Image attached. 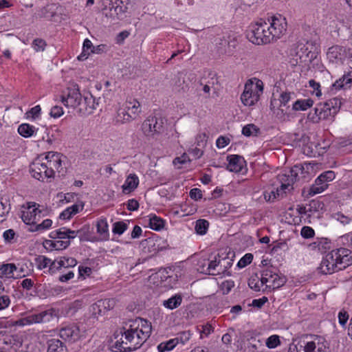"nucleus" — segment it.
<instances>
[{
	"mask_svg": "<svg viewBox=\"0 0 352 352\" xmlns=\"http://www.w3.org/2000/svg\"><path fill=\"white\" fill-rule=\"evenodd\" d=\"M300 350L304 352H322V345L319 342L318 338H316L311 341H302L299 344Z\"/></svg>",
	"mask_w": 352,
	"mask_h": 352,
	"instance_id": "nucleus-26",
	"label": "nucleus"
},
{
	"mask_svg": "<svg viewBox=\"0 0 352 352\" xmlns=\"http://www.w3.org/2000/svg\"><path fill=\"white\" fill-rule=\"evenodd\" d=\"M263 91L262 80L253 78L249 80L245 85L243 92L241 96L242 103L245 106H252L259 100Z\"/></svg>",
	"mask_w": 352,
	"mask_h": 352,
	"instance_id": "nucleus-5",
	"label": "nucleus"
},
{
	"mask_svg": "<svg viewBox=\"0 0 352 352\" xmlns=\"http://www.w3.org/2000/svg\"><path fill=\"white\" fill-rule=\"evenodd\" d=\"M37 130L38 129H36L35 126L23 123V138L32 136Z\"/></svg>",
	"mask_w": 352,
	"mask_h": 352,
	"instance_id": "nucleus-57",
	"label": "nucleus"
},
{
	"mask_svg": "<svg viewBox=\"0 0 352 352\" xmlns=\"http://www.w3.org/2000/svg\"><path fill=\"white\" fill-rule=\"evenodd\" d=\"M310 164L305 163L303 164H297L291 168V173L296 179V182L302 181L305 182L310 178L309 168Z\"/></svg>",
	"mask_w": 352,
	"mask_h": 352,
	"instance_id": "nucleus-20",
	"label": "nucleus"
},
{
	"mask_svg": "<svg viewBox=\"0 0 352 352\" xmlns=\"http://www.w3.org/2000/svg\"><path fill=\"white\" fill-rule=\"evenodd\" d=\"M327 186H324V184L321 185L319 182H317V180L316 179L315 183L309 188L308 195L309 196H314L322 192L325 189H327Z\"/></svg>",
	"mask_w": 352,
	"mask_h": 352,
	"instance_id": "nucleus-46",
	"label": "nucleus"
},
{
	"mask_svg": "<svg viewBox=\"0 0 352 352\" xmlns=\"http://www.w3.org/2000/svg\"><path fill=\"white\" fill-rule=\"evenodd\" d=\"M309 85L311 87L313 90V94H314L318 98L322 96V92L320 90V85L319 82H316L315 80L311 79L309 80Z\"/></svg>",
	"mask_w": 352,
	"mask_h": 352,
	"instance_id": "nucleus-58",
	"label": "nucleus"
},
{
	"mask_svg": "<svg viewBox=\"0 0 352 352\" xmlns=\"http://www.w3.org/2000/svg\"><path fill=\"white\" fill-rule=\"evenodd\" d=\"M148 221L150 228L156 231L161 230L165 225L164 220L155 214L150 215Z\"/></svg>",
	"mask_w": 352,
	"mask_h": 352,
	"instance_id": "nucleus-36",
	"label": "nucleus"
},
{
	"mask_svg": "<svg viewBox=\"0 0 352 352\" xmlns=\"http://www.w3.org/2000/svg\"><path fill=\"white\" fill-rule=\"evenodd\" d=\"M116 305V300L113 298L102 299L97 301L92 305L93 314L96 317L105 314L106 311L112 309Z\"/></svg>",
	"mask_w": 352,
	"mask_h": 352,
	"instance_id": "nucleus-19",
	"label": "nucleus"
},
{
	"mask_svg": "<svg viewBox=\"0 0 352 352\" xmlns=\"http://www.w3.org/2000/svg\"><path fill=\"white\" fill-rule=\"evenodd\" d=\"M286 279L284 276H280L276 272H274L271 269L267 268L261 272V285L270 283V288L277 289L284 285Z\"/></svg>",
	"mask_w": 352,
	"mask_h": 352,
	"instance_id": "nucleus-13",
	"label": "nucleus"
},
{
	"mask_svg": "<svg viewBox=\"0 0 352 352\" xmlns=\"http://www.w3.org/2000/svg\"><path fill=\"white\" fill-rule=\"evenodd\" d=\"M60 337L70 342H75L85 337V329L80 326L72 324L60 329Z\"/></svg>",
	"mask_w": 352,
	"mask_h": 352,
	"instance_id": "nucleus-12",
	"label": "nucleus"
},
{
	"mask_svg": "<svg viewBox=\"0 0 352 352\" xmlns=\"http://www.w3.org/2000/svg\"><path fill=\"white\" fill-rule=\"evenodd\" d=\"M98 106V102L96 101V98L91 94L84 96L82 98L81 102L78 107V111L80 113L84 115H89L93 113L94 109H96Z\"/></svg>",
	"mask_w": 352,
	"mask_h": 352,
	"instance_id": "nucleus-18",
	"label": "nucleus"
},
{
	"mask_svg": "<svg viewBox=\"0 0 352 352\" xmlns=\"http://www.w3.org/2000/svg\"><path fill=\"white\" fill-rule=\"evenodd\" d=\"M3 237L6 243H13L16 241V232L12 229H8L3 233Z\"/></svg>",
	"mask_w": 352,
	"mask_h": 352,
	"instance_id": "nucleus-52",
	"label": "nucleus"
},
{
	"mask_svg": "<svg viewBox=\"0 0 352 352\" xmlns=\"http://www.w3.org/2000/svg\"><path fill=\"white\" fill-rule=\"evenodd\" d=\"M352 83V72H348L346 74H344L342 77L337 80L333 84H332L331 89L333 90H340L342 89H346L350 88Z\"/></svg>",
	"mask_w": 352,
	"mask_h": 352,
	"instance_id": "nucleus-24",
	"label": "nucleus"
},
{
	"mask_svg": "<svg viewBox=\"0 0 352 352\" xmlns=\"http://www.w3.org/2000/svg\"><path fill=\"white\" fill-rule=\"evenodd\" d=\"M151 329V322L145 319L136 318L128 321L113 334V351L126 352L139 349L150 337Z\"/></svg>",
	"mask_w": 352,
	"mask_h": 352,
	"instance_id": "nucleus-1",
	"label": "nucleus"
},
{
	"mask_svg": "<svg viewBox=\"0 0 352 352\" xmlns=\"http://www.w3.org/2000/svg\"><path fill=\"white\" fill-rule=\"evenodd\" d=\"M209 227V223L206 219H198L196 221L195 230L197 234L199 235H204L206 234Z\"/></svg>",
	"mask_w": 352,
	"mask_h": 352,
	"instance_id": "nucleus-39",
	"label": "nucleus"
},
{
	"mask_svg": "<svg viewBox=\"0 0 352 352\" xmlns=\"http://www.w3.org/2000/svg\"><path fill=\"white\" fill-rule=\"evenodd\" d=\"M50 116L54 118H59L63 114V108L60 106H54L51 109Z\"/></svg>",
	"mask_w": 352,
	"mask_h": 352,
	"instance_id": "nucleus-64",
	"label": "nucleus"
},
{
	"mask_svg": "<svg viewBox=\"0 0 352 352\" xmlns=\"http://www.w3.org/2000/svg\"><path fill=\"white\" fill-rule=\"evenodd\" d=\"M259 131V129L257 128L254 124H247L242 129V134L245 136L250 137L251 135H256Z\"/></svg>",
	"mask_w": 352,
	"mask_h": 352,
	"instance_id": "nucleus-47",
	"label": "nucleus"
},
{
	"mask_svg": "<svg viewBox=\"0 0 352 352\" xmlns=\"http://www.w3.org/2000/svg\"><path fill=\"white\" fill-rule=\"evenodd\" d=\"M253 255L250 253L245 254L237 263V267L243 268L252 263Z\"/></svg>",
	"mask_w": 352,
	"mask_h": 352,
	"instance_id": "nucleus-55",
	"label": "nucleus"
},
{
	"mask_svg": "<svg viewBox=\"0 0 352 352\" xmlns=\"http://www.w3.org/2000/svg\"><path fill=\"white\" fill-rule=\"evenodd\" d=\"M46 164L42 156L35 159L29 166V172L32 177L38 181L44 182L45 179H50L45 176Z\"/></svg>",
	"mask_w": 352,
	"mask_h": 352,
	"instance_id": "nucleus-15",
	"label": "nucleus"
},
{
	"mask_svg": "<svg viewBox=\"0 0 352 352\" xmlns=\"http://www.w3.org/2000/svg\"><path fill=\"white\" fill-rule=\"evenodd\" d=\"M127 111H129L132 117L136 119L142 112L141 105L139 101L131 97L127 98L123 103Z\"/></svg>",
	"mask_w": 352,
	"mask_h": 352,
	"instance_id": "nucleus-23",
	"label": "nucleus"
},
{
	"mask_svg": "<svg viewBox=\"0 0 352 352\" xmlns=\"http://www.w3.org/2000/svg\"><path fill=\"white\" fill-rule=\"evenodd\" d=\"M35 264L39 270L45 268L49 265H50L52 261L50 258L45 257V256H38L34 258Z\"/></svg>",
	"mask_w": 352,
	"mask_h": 352,
	"instance_id": "nucleus-45",
	"label": "nucleus"
},
{
	"mask_svg": "<svg viewBox=\"0 0 352 352\" xmlns=\"http://www.w3.org/2000/svg\"><path fill=\"white\" fill-rule=\"evenodd\" d=\"M40 205L36 202H28L27 207L23 205V223L27 225L25 228L32 226L38 223L43 217L42 210L39 209Z\"/></svg>",
	"mask_w": 352,
	"mask_h": 352,
	"instance_id": "nucleus-9",
	"label": "nucleus"
},
{
	"mask_svg": "<svg viewBox=\"0 0 352 352\" xmlns=\"http://www.w3.org/2000/svg\"><path fill=\"white\" fill-rule=\"evenodd\" d=\"M300 234L304 239H310L315 234L314 230L309 226H303L300 231Z\"/></svg>",
	"mask_w": 352,
	"mask_h": 352,
	"instance_id": "nucleus-59",
	"label": "nucleus"
},
{
	"mask_svg": "<svg viewBox=\"0 0 352 352\" xmlns=\"http://www.w3.org/2000/svg\"><path fill=\"white\" fill-rule=\"evenodd\" d=\"M331 218L337 221H339L340 223H342L344 226L350 223V222L352 220L351 217H350L349 215H345L344 214H343L341 212L333 213L331 214Z\"/></svg>",
	"mask_w": 352,
	"mask_h": 352,
	"instance_id": "nucleus-43",
	"label": "nucleus"
},
{
	"mask_svg": "<svg viewBox=\"0 0 352 352\" xmlns=\"http://www.w3.org/2000/svg\"><path fill=\"white\" fill-rule=\"evenodd\" d=\"M352 265L351 250L340 248L333 250L322 259L320 269L322 273L331 274Z\"/></svg>",
	"mask_w": 352,
	"mask_h": 352,
	"instance_id": "nucleus-3",
	"label": "nucleus"
},
{
	"mask_svg": "<svg viewBox=\"0 0 352 352\" xmlns=\"http://www.w3.org/2000/svg\"><path fill=\"white\" fill-rule=\"evenodd\" d=\"M82 98L78 86L77 85H73L72 87H67L66 91L61 96V102L67 107L78 108Z\"/></svg>",
	"mask_w": 352,
	"mask_h": 352,
	"instance_id": "nucleus-10",
	"label": "nucleus"
},
{
	"mask_svg": "<svg viewBox=\"0 0 352 352\" xmlns=\"http://www.w3.org/2000/svg\"><path fill=\"white\" fill-rule=\"evenodd\" d=\"M228 164L227 169L230 172L239 173L242 170L245 163L244 158L238 155H231L227 157Z\"/></svg>",
	"mask_w": 352,
	"mask_h": 352,
	"instance_id": "nucleus-22",
	"label": "nucleus"
},
{
	"mask_svg": "<svg viewBox=\"0 0 352 352\" xmlns=\"http://www.w3.org/2000/svg\"><path fill=\"white\" fill-rule=\"evenodd\" d=\"M208 136L206 133L199 134L196 137V144L199 147H204L206 145Z\"/></svg>",
	"mask_w": 352,
	"mask_h": 352,
	"instance_id": "nucleus-61",
	"label": "nucleus"
},
{
	"mask_svg": "<svg viewBox=\"0 0 352 352\" xmlns=\"http://www.w3.org/2000/svg\"><path fill=\"white\" fill-rule=\"evenodd\" d=\"M41 111V107L39 105H36L25 113V117L27 119L32 118V120H35L39 117Z\"/></svg>",
	"mask_w": 352,
	"mask_h": 352,
	"instance_id": "nucleus-54",
	"label": "nucleus"
},
{
	"mask_svg": "<svg viewBox=\"0 0 352 352\" xmlns=\"http://www.w3.org/2000/svg\"><path fill=\"white\" fill-rule=\"evenodd\" d=\"M108 227L106 218H101L97 221V233L102 236V240H107L109 239V234Z\"/></svg>",
	"mask_w": 352,
	"mask_h": 352,
	"instance_id": "nucleus-31",
	"label": "nucleus"
},
{
	"mask_svg": "<svg viewBox=\"0 0 352 352\" xmlns=\"http://www.w3.org/2000/svg\"><path fill=\"white\" fill-rule=\"evenodd\" d=\"M339 46H333L329 47L328 50L327 55L330 58H338V56L340 55L339 52L340 50Z\"/></svg>",
	"mask_w": 352,
	"mask_h": 352,
	"instance_id": "nucleus-62",
	"label": "nucleus"
},
{
	"mask_svg": "<svg viewBox=\"0 0 352 352\" xmlns=\"http://www.w3.org/2000/svg\"><path fill=\"white\" fill-rule=\"evenodd\" d=\"M164 119L161 116H150L142 124L143 133L147 137H154L163 131Z\"/></svg>",
	"mask_w": 352,
	"mask_h": 352,
	"instance_id": "nucleus-8",
	"label": "nucleus"
},
{
	"mask_svg": "<svg viewBox=\"0 0 352 352\" xmlns=\"http://www.w3.org/2000/svg\"><path fill=\"white\" fill-rule=\"evenodd\" d=\"M77 264V261L72 257L63 256L55 259L50 265V270L54 272L62 267L67 268L74 267Z\"/></svg>",
	"mask_w": 352,
	"mask_h": 352,
	"instance_id": "nucleus-21",
	"label": "nucleus"
},
{
	"mask_svg": "<svg viewBox=\"0 0 352 352\" xmlns=\"http://www.w3.org/2000/svg\"><path fill=\"white\" fill-rule=\"evenodd\" d=\"M52 221L50 219H47L43 221L41 223L38 224L37 223L32 226L28 227V232H36L47 230L52 226Z\"/></svg>",
	"mask_w": 352,
	"mask_h": 352,
	"instance_id": "nucleus-40",
	"label": "nucleus"
},
{
	"mask_svg": "<svg viewBox=\"0 0 352 352\" xmlns=\"http://www.w3.org/2000/svg\"><path fill=\"white\" fill-rule=\"evenodd\" d=\"M17 267L14 263L3 264L0 266V278L6 276L7 278H14V272Z\"/></svg>",
	"mask_w": 352,
	"mask_h": 352,
	"instance_id": "nucleus-33",
	"label": "nucleus"
},
{
	"mask_svg": "<svg viewBox=\"0 0 352 352\" xmlns=\"http://www.w3.org/2000/svg\"><path fill=\"white\" fill-rule=\"evenodd\" d=\"M69 243L68 241H56V239L53 240H49L46 239L43 242V246L44 248L47 250L52 251L54 250H64L66 249L67 247H69Z\"/></svg>",
	"mask_w": 352,
	"mask_h": 352,
	"instance_id": "nucleus-30",
	"label": "nucleus"
},
{
	"mask_svg": "<svg viewBox=\"0 0 352 352\" xmlns=\"http://www.w3.org/2000/svg\"><path fill=\"white\" fill-rule=\"evenodd\" d=\"M65 346L58 339H51L48 342L47 352H65Z\"/></svg>",
	"mask_w": 352,
	"mask_h": 352,
	"instance_id": "nucleus-37",
	"label": "nucleus"
},
{
	"mask_svg": "<svg viewBox=\"0 0 352 352\" xmlns=\"http://www.w3.org/2000/svg\"><path fill=\"white\" fill-rule=\"evenodd\" d=\"M139 184V179L135 174H130L126 179L124 184L122 186V192L129 194L133 191Z\"/></svg>",
	"mask_w": 352,
	"mask_h": 352,
	"instance_id": "nucleus-28",
	"label": "nucleus"
},
{
	"mask_svg": "<svg viewBox=\"0 0 352 352\" xmlns=\"http://www.w3.org/2000/svg\"><path fill=\"white\" fill-rule=\"evenodd\" d=\"M309 42L306 43L300 42L294 49L296 64L310 62L314 57V53L309 49Z\"/></svg>",
	"mask_w": 352,
	"mask_h": 352,
	"instance_id": "nucleus-16",
	"label": "nucleus"
},
{
	"mask_svg": "<svg viewBox=\"0 0 352 352\" xmlns=\"http://www.w3.org/2000/svg\"><path fill=\"white\" fill-rule=\"evenodd\" d=\"M201 271L204 274L216 276L223 274L226 271V267L222 265L220 256L218 254L214 256V260L208 261V266Z\"/></svg>",
	"mask_w": 352,
	"mask_h": 352,
	"instance_id": "nucleus-17",
	"label": "nucleus"
},
{
	"mask_svg": "<svg viewBox=\"0 0 352 352\" xmlns=\"http://www.w3.org/2000/svg\"><path fill=\"white\" fill-rule=\"evenodd\" d=\"M182 296L180 294H177L170 298L163 301V305L170 310L177 308L181 305L182 302Z\"/></svg>",
	"mask_w": 352,
	"mask_h": 352,
	"instance_id": "nucleus-32",
	"label": "nucleus"
},
{
	"mask_svg": "<svg viewBox=\"0 0 352 352\" xmlns=\"http://www.w3.org/2000/svg\"><path fill=\"white\" fill-rule=\"evenodd\" d=\"M189 195L191 199L197 201L202 198V192L199 188H192L190 190Z\"/></svg>",
	"mask_w": 352,
	"mask_h": 352,
	"instance_id": "nucleus-63",
	"label": "nucleus"
},
{
	"mask_svg": "<svg viewBox=\"0 0 352 352\" xmlns=\"http://www.w3.org/2000/svg\"><path fill=\"white\" fill-rule=\"evenodd\" d=\"M314 104L312 99H301L297 100L294 102L292 105V109L294 111H306L309 108L311 107Z\"/></svg>",
	"mask_w": 352,
	"mask_h": 352,
	"instance_id": "nucleus-34",
	"label": "nucleus"
},
{
	"mask_svg": "<svg viewBox=\"0 0 352 352\" xmlns=\"http://www.w3.org/2000/svg\"><path fill=\"white\" fill-rule=\"evenodd\" d=\"M47 43L45 40L42 38H35L32 43V48L36 52H43L45 50Z\"/></svg>",
	"mask_w": 352,
	"mask_h": 352,
	"instance_id": "nucleus-49",
	"label": "nucleus"
},
{
	"mask_svg": "<svg viewBox=\"0 0 352 352\" xmlns=\"http://www.w3.org/2000/svg\"><path fill=\"white\" fill-rule=\"evenodd\" d=\"M234 287V281L232 280H227L221 283L220 289L222 292V294L225 295L229 294Z\"/></svg>",
	"mask_w": 352,
	"mask_h": 352,
	"instance_id": "nucleus-56",
	"label": "nucleus"
},
{
	"mask_svg": "<svg viewBox=\"0 0 352 352\" xmlns=\"http://www.w3.org/2000/svg\"><path fill=\"white\" fill-rule=\"evenodd\" d=\"M190 160L189 157L186 154L184 153L180 157H177L173 160V164L177 166V168H182V165L185 164L187 162H190Z\"/></svg>",
	"mask_w": 352,
	"mask_h": 352,
	"instance_id": "nucleus-53",
	"label": "nucleus"
},
{
	"mask_svg": "<svg viewBox=\"0 0 352 352\" xmlns=\"http://www.w3.org/2000/svg\"><path fill=\"white\" fill-rule=\"evenodd\" d=\"M342 105L340 98H333L323 103H318L314 108V113L309 114V118L314 122L320 120H333L336 114L339 112Z\"/></svg>",
	"mask_w": 352,
	"mask_h": 352,
	"instance_id": "nucleus-4",
	"label": "nucleus"
},
{
	"mask_svg": "<svg viewBox=\"0 0 352 352\" xmlns=\"http://www.w3.org/2000/svg\"><path fill=\"white\" fill-rule=\"evenodd\" d=\"M85 230L89 231V226H85L78 230H72L63 227L51 232L50 234V237L52 239L66 237L67 238V241H68L70 244L71 240L76 238L78 235L80 238V241L86 240L85 237L83 236V233H85Z\"/></svg>",
	"mask_w": 352,
	"mask_h": 352,
	"instance_id": "nucleus-11",
	"label": "nucleus"
},
{
	"mask_svg": "<svg viewBox=\"0 0 352 352\" xmlns=\"http://www.w3.org/2000/svg\"><path fill=\"white\" fill-rule=\"evenodd\" d=\"M99 3L105 16L113 19H120L127 10L122 0H100Z\"/></svg>",
	"mask_w": 352,
	"mask_h": 352,
	"instance_id": "nucleus-7",
	"label": "nucleus"
},
{
	"mask_svg": "<svg viewBox=\"0 0 352 352\" xmlns=\"http://www.w3.org/2000/svg\"><path fill=\"white\" fill-rule=\"evenodd\" d=\"M331 241L327 238H317L309 245V247L311 250L324 253L331 248Z\"/></svg>",
	"mask_w": 352,
	"mask_h": 352,
	"instance_id": "nucleus-29",
	"label": "nucleus"
},
{
	"mask_svg": "<svg viewBox=\"0 0 352 352\" xmlns=\"http://www.w3.org/2000/svg\"><path fill=\"white\" fill-rule=\"evenodd\" d=\"M287 23L281 16H273L271 21L263 20L251 24L247 30V38L256 45L267 44L280 38L286 31Z\"/></svg>",
	"mask_w": 352,
	"mask_h": 352,
	"instance_id": "nucleus-2",
	"label": "nucleus"
},
{
	"mask_svg": "<svg viewBox=\"0 0 352 352\" xmlns=\"http://www.w3.org/2000/svg\"><path fill=\"white\" fill-rule=\"evenodd\" d=\"M266 346L269 349H274L280 344L279 336L277 335H272L270 336L265 342Z\"/></svg>",
	"mask_w": 352,
	"mask_h": 352,
	"instance_id": "nucleus-50",
	"label": "nucleus"
},
{
	"mask_svg": "<svg viewBox=\"0 0 352 352\" xmlns=\"http://www.w3.org/2000/svg\"><path fill=\"white\" fill-rule=\"evenodd\" d=\"M10 206L8 203L7 199H3L1 198L0 199V217H3L6 214H8L10 211Z\"/></svg>",
	"mask_w": 352,
	"mask_h": 352,
	"instance_id": "nucleus-60",
	"label": "nucleus"
},
{
	"mask_svg": "<svg viewBox=\"0 0 352 352\" xmlns=\"http://www.w3.org/2000/svg\"><path fill=\"white\" fill-rule=\"evenodd\" d=\"M293 94L290 92H283L280 94L279 97V102H280V107H286V109L289 108V106H287V103L290 101L292 99V95Z\"/></svg>",
	"mask_w": 352,
	"mask_h": 352,
	"instance_id": "nucleus-51",
	"label": "nucleus"
},
{
	"mask_svg": "<svg viewBox=\"0 0 352 352\" xmlns=\"http://www.w3.org/2000/svg\"><path fill=\"white\" fill-rule=\"evenodd\" d=\"M335 173L332 170H328L320 174L317 178V182H319L321 185L324 184L327 186V182H331L335 179Z\"/></svg>",
	"mask_w": 352,
	"mask_h": 352,
	"instance_id": "nucleus-38",
	"label": "nucleus"
},
{
	"mask_svg": "<svg viewBox=\"0 0 352 352\" xmlns=\"http://www.w3.org/2000/svg\"><path fill=\"white\" fill-rule=\"evenodd\" d=\"M56 316V311L54 309H50L39 314H32L28 316H23V326L33 323L49 322Z\"/></svg>",
	"mask_w": 352,
	"mask_h": 352,
	"instance_id": "nucleus-14",
	"label": "nucleus"
},
{
	"mask_svg": "<svg viewBox=\"0 0 352 352\" xmlns=\"http://www.w3.org/2000/svg\"><path fill=\"white\" fill-rule=\"evenodd\" d=\"M248 285L254 291L259 292L264 285H261V278H259V277L256 274L251 276V278L249 279Z\"/></svg>",
	"mask_w": 352,
	"mask_h": 352,
	"instance_id": "nucleus-44",
	"label": "nucleus"
},
{
	"mask_svg": "<svg viewBox=\"0 0 352 352\" xmlns=\"http://www.w3.org/2000/svg\"><path fill=\"white\" fill-rule=\"evenodd\" d=\"M43 159L47 168L45 172V176L52 179L54 177L56 171L61 174V175H64L66 173V168L63 166L66 157L61 153L50 151Z\"/></svg>",
	"mask_w": 352,
	"mask_h": 352,
	"instance_id": "nucleus-6",
	"label": "nucleus"
},
{
	"mask_svg": "<svg viewBox=\"0 0 352 352\" xmlns=\"http://www.w3.org/2000/svg\"><path fill=\"white\" fill-rule=\"evenodd\" d=\"M179 343V338L170 339L166 342H162L157 345L159 352H167L173 350Z\"/></svg>",
	"mask_w": 352,
	"mask_h": 352,
	"instance_id": "nucleus-35",
	"label": "nucleus"
},
{
	"mask_svg": "<svg viewBox=\"0 0 352 352\" xmlns=\"http://www.w3.org/2000/svg\"><path fill=\"white\" fill-rule=\"evenodd\" d=\"M250 341L248 346L250 352H262L263 344L261 340L252 337Z\"/></svg>",
	"mask_w": 352,
	"mask_h": 352,
	"instance_id": "nucleus-41",
	"label": "nucleus"
},
{
	"mask_svg": "<svg viewBox=\"0 0 352 352\" xmlns=\"http://www.w3.org/2000/svg\"><path fill=\"white\" fill-rule=\"evenodd\" d=\"M62 136L63 131L56 126H54L51 128V131L47 133V141L52 143V142L60 140Z\"/></svg>",
	"mask_w": 352,
	"mask_h": 352,
	"instance_id": "nucleus-42",
	"label": "nucleus"
},
{
	"mask_svg": "<svg viewBox=\"0 0 352 352\" xmlns=\"http://www.w3.org/2000/svg\"><path fill=\"white\" fill-rule=\"evenodd\" d=\"M134 120L135 119L132 117L129 111H127L124 104L118 108L114 118L115 122L118 124L130 122Z\"/></svg>",
	"mask_w": 352,
	"mask_h": 352,
	"instance_id": "nucleus-27",
	"label": "nucleus"
},
{
	"mask_svg": "<svg viewBox=\"0 0 352 352\" xmlns=\"http://www.w3.org/2000/svg\"><path fill=\"white\" fill-rule=\"evenodd\" d=\"M292 175L290 170L287 173L279 174L277 176V179L280 184L281 188H287L288 191L294 189L293 184L296 182V179Z\"/></svg>",
	"mask_w": 352,
	"mask_h": 352,
	"instance_id": "nucleus-25",
	"label": "nucleus"
},
{
	"mask_svg": "<svg viewBox=\"0 0 352 352\" xmlns=\"http://www.w3.org/2000/svg\"><path fill=\"white\" fill-rule=\"evenodd\" d=\"M128 225L123 221H117L113 223L112 231L114 234H122L127 229Z\"/></svg>",
	"mask_w": 352,
	"mask_h": 352,
	"instance_id": "nucleus-48",
	"label": "nucleus"
}]
</instances>
